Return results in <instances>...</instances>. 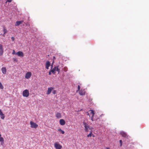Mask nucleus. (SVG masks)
Returning a JSON list of instances; mask_svg holds the SVG:
<instances>
[{"instance_id": "f257e3e1", "label": "nucleus", "mask_w": 149, "mask_h": 149, "mask_svg": "<svg viewBox=\"0 0 149 149\" xmlns=\"http://www.w3.org/2000/svg\"><path fill=\"white\" fill-rule=\"evenodd\" d=\"M83 124L84 127V130L86 132H88L90 130H91L92 128L86 123L84 122Z\"/></svg>"}, {"instance_id": "f03ea898", "label": "nucleus", "mask_w": 149, "mask_h": 149, "mask_svg": "<svg viewBox=\"0 0 149 149\" xmlns=\"http://www.w3.org/2000/svg\"><path fill=\"white\" fill-rule=\"evenodd\" d=\"M29 91L27 89H26L22 93V95L24 97H28L29 96Z\"/></svg>"}, {"instance_id": "7ed1b4c3", "label": "nucleus", "mask_w": 149, "mask_h": 149, "mask_svg": "<svg viewBox=\"0 0 149 149\" xmlns=\"http://www.w3.org/2000/svg\"><path fill=\"white\" fill-rule=\"evenodd\" d=\"M58 66L55 67L53 69L51 70V71L54 74L55 73V71H56L58 72V73L59 74L60 72V69L58 68Z\"/></svg>"}, {"instance_id": "20e7f679", "label": "nucleus", "mask_w": 149, "mask_h": 149, "mask_svg": "<svg viewBox=\"0 0 149 149\" xmlns=\"http://www.w3.org/2000/svg\"><path fill=\"white\" fill-rule=\"evenodd\" d=\"M30 124L31 127L32 128L36 129L38 127V125L37 124L32 121H30Z\"/></svg>"}, {"instance_id": "39448f33", "label": "nucleus", "mask_w": 149, "mask_h": 149, "mask_svg": "<svg viewBox=\"0 0 149 149\" xmlns=\"http://www.w3.org/2000/svg\"><path fill=\"white\" fill-rule=\"evenodd\" d=\"M54 146L56 149H61L62 148V146L57 142L54 143Z\"/></svg>"}, {"instance_id": "423d86ee", "label": "nucleus", "mask_w": 149, "mask_h": 149, "mask_svg": "<svg viewBox=\"0 0 149 149\" xmlns=\"http://www.w3.org/2000/svg\"><path fill=\"white\" fill-rule=\"evenodd\" d=\"M4 51L3 48V45L0 44V56L3 55V53Z\"/></svg>"}, {"instance_id": "0eeeda50", "label": "nucleus", "mask_w": 149, "mask_h": 149, "mask_svg": "<svg viewBox=\"0 0 149 149\" xmlns=\"http://www.w3.org/2000/svg\"><path fill=\"white\" fill-rule=\"evenodd\" d=\"M31 75V73L30 72H28L26 74L25 77L26 78L28 79L30 78Z\"/></svg>"}, {"instance_id": "6e6552de", "label": "nucleus", "mask_w": 149, "mask_h": 149, "mask_svg": "<svg viewBox=\"0 0 149 149\" xmlns=\"http://www.w3.org/2000/svg\"><path fill=\"white\" fill-rule=\"evenodd\" d=\"M53 89L54 88L53 87H51L50 88H48L46 93L47 94V95L49 94Z\"/></svg>"}, {"instance_id": "1a4fd4ad", "label": "nucleus", "mask_w": 149, "mask_h": 149, "mask_svg": "<svg viewBox=\"0 0 149 149\" xmlns=\"http://www.w3.org/2000/svg\"><path fill=\"white\" fill-rule=\"evenodd\" d=\"M16 54L18 56L20 57H23L24 56L23 53L21 51H18L16 53Z\"/></svg>"}, {"instance_id": "9d476101", "label": "nucleus", "mask_w": 149, "mask_h": 149, "mask_svg": "<svg viewBox=\"0 0 149 149\" xmlns=\"http://www.w3.org/2000/svg\"><path fill=\"white\" fill-rule=\"evenodd\" d=\"M59 123L61 125H63L65 123V120L63 119H61L59 120Z\"/></svg>"}, {"instance_id": "9b49d317", "label": "nucleus", "mask_w": 149, "mask_h": 149, "mask_svg": "<svg viewBox=\"0 0 149 149\" xmlns=\"http://www.w3.org/2000/svg\"><path fill=\"white\" fill-rule=\"evenodd\" d=\"M85 91L84 89H81V90L79 92V94L80 95H83L85 94Z\"/></svg>"}, {"instance_id": "f8f14e48", "label": "nucleus", "mask_w": 149, "mask_h": 149, "mask_svg": "<svg viewBox=\"0 0 149 149\" xmlns=\"http://www.w3.org/2000/svg\"><path fill=\"white\" fill-rule=\"evenodd\" d=\"M50 65V62L47 61L46 62L45 65V68L47 69H48Z\"/></svg>"}, {"instance_id": "ddd939ff", "label": "nucleus", "mask_w": 149, "mask_h": 149, "mask_svg": "<svg viewBox=\"0 0 149 149\" xmlns=\"http://www.w3.org/2000/svg\"><path fill=\"white\" fill-rule=\"evenodd\" d=\"M120 134L123 137L126 138L127 136V134L123 132H120Z\"/></svg>"}, {"instance_id": "4468645a", "label": "nucleus", "mask_w": 149, "mask_h": 149, "mask_svg": "<svg viewBox=\"0 0 149 149\" xmlns=\"http://www.w3.org/2000/svg\"><path fill=\"white\" fill-rule=\"evenodd\" d=\"M56 117L58 118H61V115L60 113H57L56 114Z\"/></svg>"}, {"instance_id": "2eb2a0df", "label": "nucleus", "mask_w": 149, "mask_h": 149, "mask_svg": "<svg viewBox=\"0 0 149 149\" xmlns=\"http://www.w3.org/2000/svg\"><path fill=\"white\" fill-rule=\"evenodd\" d=\"M23 22V21H18L16 22V24H15V26H18L21 24H22Z\"/></svg>"}, {"instance_id": "dca6fc26", "label": "nucleus", "mask_w": 149, "mask_h": 149, "mask_svg": "<svg viewBox=\"0 0 149 149\" xmlns=\"http://www.w3.org/2000/svg\"><path fill=\"white\" fill-rule=\"evenodd\" d=\"M0 116H1V118L2 119H4L5 118V116H4V114L3 113V112L1 111V109H0Z\"/></svg>"}, {"instance_id": "f3484780", "label": "nucleus", "mask_w": 149, "mask_h": 149, "mask_svg": "<svg viewBox=\"0 0 149 149\" xmlns=\"http://www.w3.org/2000/svg\"><path fill=\"white\" fill-rule=\"evenodd\" d=\"M1 71L3 74H5L6 73V70L5 67H3L1 69Z\"/></svg>"}, {"instance_id": "a211bd4d", "label": "nucleus", "mask_w": 149, "mask_h": 149, "mask_svg": "<svg viewBox=\"0 0 149 149\" xmlns=\"http://www.w3.org/2000/svg\"><path fill=\"white\" fill-rule=\"evenodd\" d=\"M89 112H90V113L91 115L92 116H94V111L93 110H90L89 111Z\"/></svg>"}, {"instance_id": "6ab92c4d", "label": "nucleus", "mask_w": 149, "mask_h": 149, "mask_svg": "<svg viewBox=\"0 0 149 149\" xmlns=\"http://www.w3.org/2000/svg\"><path fill=\"white\" fill-rule=\"evenodd\" d=\"M58 130L59 131V132H60L62 134H64V133H65V132L64 131L62 130L61 129H58Z\"/></svg>"}, {"instance_id": "aec40b11", "label": "nucleus", "mask_w": 149, "mask_h": 149, "mask_svg": "<svg viewBox=\"0 0 149 149\" xmlns=\"http://www.w3.org/2000/svg\"><path fill=\"white\" fill-rule=\"evenodd\" d=\"M3 31L4 34H6L7 32V30L4 27H3Z\"/></svg>"}, {"instance_id": "412c9836", "label": "nucleus", "mask_w": 149, "mask_h": 149, "mask_svg": "<svg viewBox=\"0 0 149 149\" xmlns=\"http://www.w3.org/2000/svg\"><path fill=\"white\" fill-rule=\"evenodd\" d=\"M92 131H91L90 132V133L88 134L87 135V137H91L92 136Z\"/></svg>"}, {"instance_id": "4be33fe9", "label": "nucleus", "mask_w": 149, "mask_h": 149, "mask_svg": "<svg viewBox=\"0 0 149 149\" xmlns=\"http://www.w3.org/2000/svg\"><path fill=\"white\" fill-rule=\"evenodd\" d=\"M68 70V68L66 67H65L63 68V70L65 72H66Z\"/></svg>"}, {"instance_id": "5701e85b", "label": "nucleus", "mask_w": 149, "mask_h": 149, "mask_svg": "<svg viewBox=\"0 0 149 149\" xmlns=\"http://www.w3.org/2000/svg\"><path fill=\"white\" fill-rule=\"evenodd\" d=\"M3 87L1 83L0 82V89H3Z\"/></svg>"}, {"instance_id": "b1692460", "label": "nucleus", "mask_w": 149, "mask_h": 149, "mask_svg": "<svg viewBox=\"0 0 149 149\" xmlns=\"http://www.w3.org/2000/svg\"><path fill=\"white\" fill-rule=\"evenodd\" d=\"M4 141V139L2 137H0V142L3 143Z\"/></svg>"}, {"instance_id": "393cba45", "label": "nucleus", "mask_w": 149, "mask_h": 149, "mask_svg": "<svg viewBox=\"0 0 149 149\" xmlns=\"http://www.w3.org/2000/svg\"><path fill=\"white\" fill-rule=\"evenodd\" d=\"M80 89V87L79 85H78V88H77V92H78V91H79Z\"/></svg>"}, {"instance_id": "a878e982", "label": "nucleus", "mask_w": 149, "mask_h": 149, "mask_svg": "<svg viewBox=\"0 0 149 149\" xmlns=\"http://www.w3.org/2000/svg\"><path fill=\"white\" fill-rule=\"evenodd\" d=\"M119 142L120 144V146H121L122 145V140H120L119 141Z\"/></svg>"}, {"instance_id": "bb28decb", "label": "nucleus", "mask_w": 149, "mask_h": 149, "mask_svg": "<svg viewBox=\"0 0 149 149\" xmlns=\"http://www.w3.org/2000/svg\"><path fill=\"white\" fill-rule=\"evenodd\" d=\"M52 93L53 94H55L56 93V90H54L52 91Z\"/></svg>"}, {"instance_id": "cd10ccee", "label": "nucleus", "mask_w": 149, "mask_h": 149, "mask_svg": "<svg viewBox=\"0 0 149 149\" xmlns=\"http://www.w3.org/2000/svg\"><path fill=\"white\" fill-rule=\"evenodd\" d=\"M12 1V0H7L6 1V3L7 2H10Z\"/></svg>"}, {"instance_id": "c85d7f7f", "label": "nucleus", "mask_w": 149, "mask_h": 149, "mask_svg": "<svg viewBox=\"0 0 149 149\" xmlns=\"http://www.w3.org/2000/svg\"><path fill=\"white\" fill-rule=\"evenodd\" d=\"M94 116H92L91 118V120L92 121H93V117H94Z\"/></svg>"}, {"instance_id": "c756f323", "label": "nucleus", "mask_w": 149, "mask_h": 149, "mask_svg": "<svg viewBox=\"0 0 149 149\" xmlns=\"http://www.w3.org/2000/svg\"><path fill=\"white\" fill-rule=\"evenodd\" d=\"M11 39L13 41H14V40H15V38L14 37H12L11 38Z\"/></svg>"}, {"instance_id": "7c9ffc66", "label": "nucleus", "mask_w": 149, "mask_h": 149, "mask_svg": "<svg viewBox=\"0 0 149 149\" xmlns=\"http://www.w3.org/2000/svg\"><path fill=\"white\" fill-rule=\"evenodd\" d=\"M16 53L15 52V51L14 50H13V52H12V54H16Z\"/></svg>"}, {"instance_id": "2f4dec72", "label": "nucleus", "mask_w": 149, "mask_h": 149, "mask_svg": "<svg viewBox=\"0 0 149 149\" xmlns=\"http://www.w3.org/2000/svg\"><path fill=\"white\" fill-rule=\"evenodd\" d=\"M13 60L17 62V60L16 58H13Z\"/></svg>"}, {"instance_id": "473e14b6", "label": "nucleus", "mask_w": 149, "mask_h": 149, "mask_svg": "<svg viewBox=\"0 0 149 149\" xmlns=\"http://www.w3.org/2000/svg\"><path fill=\"white\" fill-rule=\"evenodd\" d=\"M51 72H52L51 71V70H50L49 72V75H50L51 74Z\"/></svg>"}, {"instance_id": "72a5a7b5", "label": "nucleus", "mask_w": 149, "mask_h": 149, "mask_svg": "<svg viewBox=\"0 0 149 149\" xmlns=\"http://www.w3.org/2000/svg\"><path fill=\"white\" fill-rule=\"evenodd\" d=\"M89 113H90V112H89V111L87 113V115L88 116H89V117H90V114H89Z\"/></svg>"}, {"instance_id": "f704fd0d", "label": "nucleus", "mask_w": 149, "mask_h": 149, "mask_svg": "<svg viewBox=\"0 0 149 149\" xmlns=\"http://www.w3.org/2000/svg\"><path fill=\"white\" fill-rule=\"evenodd\" d=\"M5 34H4V33H3V34H2V36H3V37H5Z\"/></svg>"}, {"instance_id": "c9c22d12", "label": "nucleus", "mask_w": 149, "mask_h": 149, "mask_svg": "<svg viewBox=\"0 0 149 149\" xmlns=\"http://www.w3.org/2000/svg\"><path fill=\"white\" fill-rule=\"evenodd\" d=\"M105 149H110L109 148H106Z\"/></svg>"}, {"instance_id": "e433bc0d", "label": "nucleus", "mask_w": 149, "mask_h": 149, "mask_svg": "<svg viewBox=\"0 0 149 149\" xmlns=\"http://www.w3.org/2000/svg\"><path fill=\"white\" fill-rule=\"evenodd\" d=\"M53 58L54 59H55V56H53Z\"/></svg>"}, {"instance_id": "4c0bfd02", "label": "nucleus", "mask_w": 149, "mask_h": 149, "mask_svg": "<svg viewBox=\"0 0 149 149\" xmlns=\"http://www.w3.org/2000/svg\"><path fill=\"white\" fill-rule=\"evenodd\" d=\"M92 136L93 137H94V135H93V134H92Z\"/></svg>"}, {"instance_id": "58836bf2", "label": "nucleus", "mask_w": 149, "mask_h": 149, "mask_svg": "<svg viewBox=\"0 0 149 149\" xmlns=\"http://www.w3.org/2000/svg\"><path fill=\"white\" fill-rule=\"evenodd\" d=\"M1 136V134H0V137Z\"/></svg>"}]
</instances>
